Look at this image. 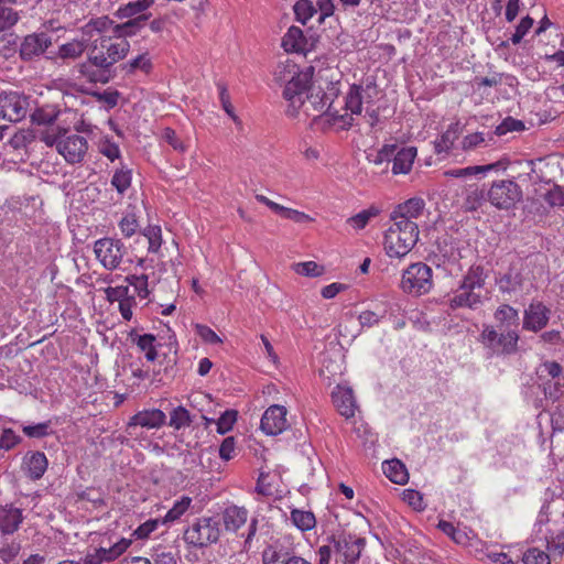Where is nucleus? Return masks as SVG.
<instances>
[{"label":"nucleus","mask_w":564,"mask_h":564,"mask_svg":"<svg viewBox=\"0 0 564 564\" xmlns=\"http://www.w3.org/2000/svg\"><path fill=\"white\" fill-rule=\"evenodd\" d=\"M223 519L226 530L236 532L246 524L248 510L243 507L230 506L225 509Z\"/></svg>","instance_id":"27"},{"label":"nucleus","mask_w":564,"mask_h":564,"mask_svg":"<svg viewBox=\"0 0 564 564\" xmlns=\"http://www.w3.org/2000/svg\"><path fill=\"white\" fill-rule=\"evenodd\" d=\"M533 25V19L529 15L521 19L520 23L516 28V32L511 36V42L513 44H519L524 35L529 32V30Z\"/></svg>","instance_id":"64"},{"label":"nucleus","mask_w":564,"mask_h":564,"mask_svg":"<svg viewBox=\"0 0 564 564\" xmlns=\"http://www.w3.org/2000/svg\"><path fill=\"white\" fill-rule=\"evenodd\" d=\"M96 65L88 58L87 62L77 65V72L87 78L90 83H107L109 77L107 70L109 68L95 69Z\"/></svg>","instance_id":"36"},{"label":"nucleus","mask_w":564,"mask_h":564,"mask_svg":"<svg viewBox=\"0 0 564 564\" xmlns=\"http://www.w3.org/2000/svg\"><path fill=\"white\" fill-rule=\"evenodd\" d=\"M132 544L131 539L109 535L101 540L100 546L87 553L84 564H109L119 558Z\"/></svg>","instance_id":"8"},{"label":"nucleus","mask_w":564,"mask_h":564,"mask_svg":"<svg viewBox=\"0 0 564 564\" xmlns=\"http://www.w3.org/2000/svg\"><path fill=\"white\" fill-rule=\"evenodd\" d=\"M17 0H0V32L13 26L18 20V13L12 9Z\"/></svg>","instance_id":"37"},{"label":"nucleus","mask_w":564,"mask_h":564,"mask_svg":"<svg viewBox=\"0 0 564 564\" xmlns=\"http://www.w3.org/2000/svg\"><path fill=\"white\" fill-rule=\"evenodd\" d=\"M400 289L412 296L427 294L433 289V270L424 262H415L403 270Z\"/></svg>","instance_id":"7"},{"label":"nucleus","mask_w":564,"mask_h":564,"mask_svg":"<svg viewBox=\"0 0 564 564\" xmlns=\"http://www.w3.org/2000/svg\"><path fill=\"white\" fill-rule=\"evenodd\" d=\"M22 520L23 517L21 509L15 508L12 505L0 507V530L3 533L10 534L17 531Z\"/></svg>","instance_id":"25"},{"label":"nucleus","mask_w":564,"mask_h":564,"mask_svg":"<svg viewBox=\"0 0 564 564\" xmlns=\"http://www.w3.org/2000/svg\"><path fill=\"white\" fill-rule=\"evenodd\" d=\"M523 129L524 124L521 120L514 119L512 117H507L500 124L496 127L494 134L505 135L508 132L521 131Z\"/></svg>","instance_id":"56"},{"label":"nucleus","mask_w":564,"mask_h":564,"mask_svg":"<svg viewBox=\"0 0 564 564\" xmlns=\"http://www.w3.org/2000/svg\"><path fill=\"white\" fill-rule=\"evenodd\" d=\"M394 150H397V144H384L376 153L368 154L367 159L370 163L375 165H382L383 163H386V167H388L394 154Z\"/></svg>","instance_id":"48"},{"label":"nucleus","mask_w":564,"mask_h":564,"mask_svg":"<svg viewBox=\"0 0 564 564\" xmlns=\"http://www.w3.org/2000/svg\"><path fill=\"white\" fill-rule=\"evenodd\" d=\"M419 235L416 223L391 220L383 239L386 254L389 258H404L416 245Z\"/></svg>","instance_id":"3"},{"label":"nucleus","mask_w":564,"mask_h":564,"mask_svg":"<svg viewBox=\"0 0 564 564\" xmlns=\"http://www.w3.org/2000/svg\"><path fill=\"white\" fill-rule=\"evenodd\" d=\"M488 200L498 209H510L522 198V191L512 180L492 182L487 193Z\"/></svg>","instance_id":"10"},{"label":"nucleus","mask_w":564,"mask_h":564,"mask_svg":"<svg viewBox=\"0 0 564 564\" xmlns=\"http://www.w3.org/2000/svg\"><path fill=\"white\" fill-rule=\"evenodd\" d=\"M485 273L481 267H471L464 275L458 289L449 300L452 308H478L485 297Z\"/></svg>","instance_id":"4"},{"label":"nucleus","mask_w":564,"mask_h":564,"mask_svg":"<svg viewBox=\"0 0 564 564\" xmlns=\"http://www.w3.org/2000/svg\"><path fill=\"white\" fill-rule=\"evenodd\" d=\"M236 421H237V411H235V410L225 411L216 422L217 432L219 434L228 433L232 429Z\"/></svg>","instance_id":"57"},{"label":"nucleus","mask_w":564,"mask_h":564,"mask_svg":"<svg viewBox=\"0 0 564 564\" xmlns=\"http://www.w3.org/2000/svg\"><path fill=\"white\" fill-rule=\"evenodd\" d=\"M380 214V209L376 206H370L367 209L359 212L358 214L349 217L346 223L356 230L364 229L370 219L377 217Z\"/></svg>","instance_id":"40"},{"label":"nucleus","mask_w":564,"mask_h":564,"mask_svg":"<svg viewBox=\"0 0 564 564\" xmlns=\"http://www.w3.org/2000/svg\"><path fill=\"white\" fill-rule=\"evenodd\" d=\"M550 313L541 302H532L524 311L523 328L531 332L541 330L547 325Z\"/></svg>","instance_id":"20"},{"label":"nucleus","mask_w":564,"mask_h":564,"mask_svg":"<svg viewBox=\"0 0 564 564\" xmlns=\"http://www.w3.org/2000/svg\"><path fill=\"white\" fill-rule=\"evenodd\" d=\"M47 458L42 452L26 453L23 458V469L25 474L33 480L42 478L47 469Z\"/></svg>","instance_id":"24"},{"label":"nucleus","mask_w":564,"mask_h":564,"mask_svg":"<svg viewBox=\"0 0 564 564\" xmlns=\"http://www.w3.org/2000/svg\"><path fill=\"white\" fill-rule=\"evenodd\" d=\"M498 167L497 163L487 164V165H476V166H468L464 169H455L447 172V175L453 177H466L471 175H478V174H485L491 170H495Z\"/></svg>","instance_id":"51"},{"label":"nucleus","mask_w":564,"mask_h":564,"mask_svg":"<svg viewBox=\"0 0 564 564\" xmlns=\"http://www.w3.org/2000/svg\"><path fill=\"white\" fill-rule=\"evenodd\" d=\"M290 520L300 531L306 532L315 528L316 519L313 512L302 509H292Z\"/></svg>","instance_id":"34"},{"label":"nucleus","mask_w":564,"mask_h":564,"mask_svg":"<svg viewBox=\"0 0 564 564\" xmlns=\"http://www.w3.org/2000/svg\"><path fill=\"white\" fill-rule=\"evenodd\" d=\"M28 98L19 93L0 94V118L9 122H19L28 113Z\"/></svg>","instance_id":"15"},{"label":"nucleus","mask_w":564,"mask_h":564,"mask_svg":"<svg viewBox=\"0 0 564 564\" xmlns=\"http://www.w3.org/2000/svg\"><path fill=\"white\" fill-rule=\"evenodd\" d=\"M218 88H219V99H220L223 109L232 119L235 124L240 128L242 126V122L239 119V117L235 113L234 107L230 102V96L228 94L226 86L218 85Z\"/></svg>","instance_id":"53"},{"label":"nucleus","mask_w":564,"mask_h":564,"mask_svg":"<svg viewBox=\"0 0 564 564\" xmlns=\"http://www.w3.org/2000/svg\"><path fill=\"white\" fill-rule=\"evenodd\" d=\"M192 423L189 412L184 406H177L173 409L170 414L169 425L174 430H181L188 426Z\"/></svg>","instance_id":"49"},{"label":"nucleus","mask_w":564,"mask_h":564,"mask_svg":"<svg viewBox=\"0 0 564 564\" xmlns=\"http://www.w3.org/2000/svg\"><path fill=\"white\" fill-rule=\"evenodd\" d=\"M282 46L286 52L303 53L306 48L303 31L297 26H291L282 39Z\"/></svg>","instance_id":"28"},{"label":"nucleus","mask_w":564,"mask_h":564,"mask_svg":"<svg viewBox=\"0 0 564 564\" xmlns=\"http://www.w3.org/2000/svg\"><path fill=\"white\" fill-rule=\"evenodd\" d=\"M110 183L117 193L123 196L131 186L132 170L128 165L121 164L120 167L115 170Z\"/></svg>","instance_id":"31"},{"label":"nucleus","mask_w":564,"mask_h":564,"mask_svg":"<svg viewBox=\"0 0 564 564\" xmlns=\"http://www.w3.org/2000/svg\"><path fill=\"white\" fill-rule=\"evenodd\" d=\"M98 151L110 162H115L116 160L121 158V151L119 145L110 137H102L99 140Z\"/></svg>","instance_id":"46"},{"label":"nucleus","mask_w":564,"mask_h":564,"mask_svg":"<svg viewBox=\"0 0 564 564\" xmlns=\"http://www.w3.org/2000/svg\"><path fill=\"white\" fill-rule=\"evenodd\" d=\"M52 45V37L45 33H32L22 40L20 44V57L23 61H31L46 52Z\"/></svg>","instance_id":"17"},{"label":"nucleus","mask_w":564,"mask_h":564,"mask_svg":"<svg viewBox=\"0 0 564 564\" xmlns=\"http://www.w3.org/2000/svg\"><path fill=\"white\" fill-rule=\"evenodd\" d=\"M495 319L500 329H517L519 325V312L510 305H500L495 312Z\"/></svg>","instance_id":"29"},{"label":"nucleus","mask_w":564,"mask_h":564,"mask_svg":"<svg viewBox=\"0 0 564 564\" xmlns=\"http://www.w3.org/2000/svg\"><path fill=\"white\" fill-rule=\"evenodd\" d=\"M425 202L421 197H411L398 204L390 214V220L415 223L423 215Z\"/></svg>","instance_id":"19"},{"label":"nucleus","mask_w":564,"mask_h":564,"mask_svg":"<svg viewBox=\"0 0 564 564\" xmlns=\"http://www.w3.org/2000/svg\"><path fill=\"white\" fill-rule=\"evenodd\" d=\"M492 141V135H487L484 132H474L467 134L463 141L462 147L465 151L475 150L480 147H487Z\"/></svg>","instance_id":"50"},{"label":"nucleus","mask_w":564,"mask_h":564,"mask_svg":"<svg viewBox=\"0 0 564 564\" xmlns=\"http://www.w3.org/2000/svg\"><path fill=\"white\" fill-rule=\"evenodd\" d=\"M294 552L279 542L269 544L262 552L263 564H288Z\"/></svg>","instance_id":"26"},{"label":"nucleus","mask_w":564,"mask_h":564,"mask_svg":"<svg viewBox=\"0 0 564 564\" xmlns=\"http://www.w3.org/2000/svg\"><path fill=\"white\" fill-rule=\"evenodd\" d=\"M21 551L20 542L15 540L4 541L0 546V562L14 564Z\"/></svg>","instance_id":"42"},{"label":"nucleus","mask_w":564,"mask_h":564,"mask_svg":"<svg viewBox=\"0 0 564 564\" xmlns=\"http://www.w3.org/2000/svg\"><path fill=\"white\" fill-rule=\"evenodd\" d=\"M332 400L340 415L346 419H350L355 415L357 403L350 387L337 384L332 392Z\"/></svg>","instance_id":"21"},{"label":"nucleus","mask_w":564,"mask_h":564,"mask_svg":"<svg viewBox=\"0 0 564 564\" xmlns=\"http://www.w3.org/2000/svg\"><path fill=\"white\" fill-rule=\"evenodd\" d=\"M195 330L200 339L206 344L217 345L223 343L221 338L206 325L196 324Z\"/></svg>","instance_id":"62"},{"label":"nucleus","mask_w":564,"mask_h":564,"mask_svg":"<svg viewBox=\"0 0 564 564\" xmlns=\"http://www.w3.org/2000/svg\"><path fill=\"white\" fill-rule=\"evenodd\" d=\"M154 4V0H135L121 6L117 15L121 19H129L138 15Z\"/></svg>","instance_id":"38"},{"label":"nucleus","mask_w":564,"mask_h":564,"mask_svg":"<svg viewBox=\"0 0 564 564\" xmlns=\"http://www.w3.org/2000/svg\"><path fill=\"white\" fill-rule=\"evenodd\" d=\"M149 19L148 14L140 15L135 19H131L126 23L116 24L112 26V33L116 36H121V39H126L127 36L134 35L141 23Z\"/></svg>","instance_id":"41"},{"label":"nucleus","mask_w":564,"mask_h":564,"mask_svg":"<svg viewBox=\"0 0 564 564\" xmlns=\"http://www.w3.org/2000/svg\"><path fill=\"white\" fill-rule=\"evenodd\" d=\"M123 237L130 238L139 230V223L133 213H127L118 224Z\"/></svg>","instance_id":"52"},{"label":"nucleus","mask_w":564,"mask_h":564,"mask_svg":"<svg viewBox=\"0 0 564 564\" xmlns=\"http://www.w3.org/2000/svg\"><path fill=\"white\" fill-rule=\"evenodd\" d=\"M142 235L149 242L148 251L150 253H158L162 246V229L158 225H149L143 229Z\"/></svg>","instance_id":"43"},{"label":"nucleus","mask_w":564,"mask_h":564,"mask_svg":"<svg viewBox=\"0 0 564 564\" xmlns=\"http://www.w3.org/2000/svg\"><path fill=\"white\" fill-rule=\"evenodd\" d=\"M519 334L517 329L498 333L492 326H485L480 334V343L492 354L510 355L517 351Z\"/></svg>","instance_id":"9"},{"label":"nucleus","mask_w":564,"mask_h":564,"mask_svg":"<svg viewBox=\"0 0 564 564\" xmlns=\"http://www.w3.org/2000/svg\"><path fill=\"white\" fill-rule=\"evenodd\" d=\"M524 564H550V555L539 549H530L523 554Z\"/></svg>","instance_id":"58"},{"label":"nucleus","mask_w":564,"mask_h":564,"mask_svg":"<svg viewBox=\"0 0 564 564\" xmlns=\"http://www.w3.org/2000/svg\"><path fill=\"white\" fill-rule=\"evenodd\" d=\"M306 94V79L305 76L292 75L286 80L285 88L283 90L284 98L290 102L288 112L291 116H295L301 108L304 95Z\"/></svg>","instance_id":"18"},{"label":"nucleus","mask_w":564,"mask_h":564,"mask_svg":"<svg viewBox=\"0 0 564 564\" xmlns=\"http://www.w3.org/2000/svg\"><path fill=\"white\" fill-rule=\"evenodd\" d=\"M417 151L415 147H402L394 150L392 161V173L394 175L408 174L412 170Z\"/></svg>","instance_id":"23"},{"label":"nucleus","mask_w":564,"mask_h":564,"mask_svg":"<svg viewBox=\"0 0 564 564\" xmlns=\"http://www.w3.org/2000/svg\"><path fill=\"white\" fill-rule=\"evenodd\" d=\"M96 65L88 58L87 62L77 65V72L87 78L90 83H107L109 77L107 70L109 68L95 69Z\"/></svg>","instance_id":"35"},{"label":"nucleus","mask_w":564,"mask_h":564,"mask_svg":"<svg viewBox=\"0 0 564 564\" xmlns=\"http://www.w3.org/2000/svg\"><path fill=\"white\" fill-rule=\"evenodd\" d=\"M340 88L338 83H327L326 87L312 86L301 108L307 116L319 119L323 124L336 130H348L354 124V116H359L366 106V115L369 116V124L373 127L378 122V112L370 109L369 105L378 95L377 86L372 82L354 84L345 96V112L339 113L334 108V101L338 98Z\"/></svg>","instance_id":"1"},{"label":"nucleus","mask_w":564,"mask_h":564,"mask_svg":"<svg viewBox=\"0 0 564 564\" xmlns=\"http://www.w3.org/2000/svg\"><path fill=\"white\" fill-rule=\"evenodd\" d=\"M293 9L296 20L302 24H306L317 13V9L311 0H297Z\"/></svg>","instance_id":"44"},{"label":"nucleus","mask_w":564,"mask_h":564,"mask_svg":"<svg viewBox=\"0 0 564 564\" xmlns=\"http://www.w3.org/2000/svg\"><path fill=\"white\" fill-rule=\"evenodd\" d=\"M219 532L217 521L213 518L203 517L188 525L184 532V540L188 544L203 547L217 542Z\"/></svg>","instance_id":"11"},{"label":"nucleus","mask_w":564,"mask_h":564,"mask_svg":"<svg viewBox=\"0 0 564 564\" xmlns=\"http://www.w3.org/2000/svg\"><path fill=\"white\" fill-rule=\"evenodd\" d=\"M561 372L562 367L556 361H545L538 369L540 378L550 377L552 380L558 379Z\"/></svg>","instance_id":"61"},{"label":"nucleus","mask_w":564,"mask_h":564,"mask_svg":"<svg viewBox=\"0 0 564 564\" xmlns=\"http://www.w3.org/2000/svg\"><path fill=\"white\" fill-rule=\"evenodd\" d=\"M544 521L557 527L555 530L547 529L544 534L549 552L553 555H562L564 552V499L557 498L543 506L538 523L541 525Z\"/></svg>","instance_id":"6"},{"label":"nucleus","mask_w":564,"mask_h":564,"mask_svg":"<svg viewBox=\"0 0 564 564\" xmlns=\"http://www.w3.org/2000/svg\"><path fill=\"white\" fill-rule=\"evenodd\" d=\"M334 546L335 553L344 564H357L365 540L355 535L329 536L327 539Z\"/></svg>","instance_id":"14"},{"label":"nucleus","mask_w":564,"mask_h":564,"mask_svg":"<svg viewBox=\"0 0 564 564\" xmlns=\"http://www.w3.org/2000/svg\"><path fill=\"white\" fill-rule=\"evenodd\" d=\"M292 269L296 274L311 278L321 276L325 272L324 267L315 261L297 262L292 265Z\"/></svg>","instance_id":"47"},{"label":"nucleus","mask_w":564,"mask_h":564,"mask_svg":"<svg viewBox=\"0 0 564 564\" xmlns=\"http://www.w3.org/2000/svg\"><path fill=\"white\" fill-rule=\"evenodd\" d=\"M153 269L152 259L141 258L138 260L135 272L126 276L129 288L132 286L141 300L148 299L152 292L155 282Z\"/></svg>","instance_id":"13"},{"label":"nucleus","mask_w":564,"mask_h":564,"mask_svg":"<svg viewBox=\"0 0 564 564\" xmlns=\"http://www.w3.org/2000/svg\"><path fill=\"white\" fill-rule=\"evenodd\" d=\"M382 469L384 475L394 484L403 485L409 479L406 468L399 459L383 462Z\"/></svg>","instance_id":"30"},{"label":"nucleus","mask_w":564,"mask_h":564,"mask_svg":"<svg viewBox=\"0 0 564 564\" xmlns=\"http://www.w3.org/2000/svg\"><path fill=\"white\" fill-rule=\"evenodd\" d=\"M402 500L411 506L414 510H424L425 505L422 495L414 489H405L402 494Z\"/></svg>","instance_id":"59"},{"label":"nucleus","mask_w":564,"mask_h":564,"mask_svg":"<svg viewBox=\"0 0 564 564\" xmlns=\"http://www.w3.org/2000/svg\"><path fill=\"white\" fill-rule=\"evenodd\" d=\"M458 134L459 123H451L447 127V129L441 134V137L434 141L435 152L437 154L447 153L454 145V142L457 140Z\"/></svg>","instance_id":"32"},{"label":"nucleus","mask_w":564,"mask_h":564,"mask_svg":"<svg viewBox=\"0 0 564 564\" xmlns=\"http://www.w3.org/2000/svg\"><path fill=\"white\" fill-rule=\"evenodd\" d=\"M129 48L130 44L127 39L100 34L98 39L94 40L89 59L97 68H110L113 64L126 57Z\"/></svg>","instance_id":"5"},{"label":"nucleus","mask_w":564,"mask_h":564,"mask_svg":"<svg viewBox=\"0 0 564 564\" xmlns=\"http://www.w3.org/2000/svg\"><path fill=\"white\" fill-rule=\"evenodd\" d=\"M192 499L183 496L180 500H176L173 507L166 512L163 518V523H171L178 520L191 507Z\"/></svg>","instance_id":"45"},{"label":"nucleus","mask_w":564,"mask_h":564,"mask_svg":"<svg viewBox=\"0 0 564 564\" xmlns=\"http://www.w3.org/2000/svg\"><path fill=\"white\" fill-rule=\"evenodd\" d=\"M152 67L151 58L148 53H143L138 55L137 57L130 59L124 68L132 73L134 70H142L144 73H149Z\"/></svg>","instance_id":"54"},{"label":"nucleus","mask_w":564,"mask_h":564,"mask_svg":"<svg viewBox=\"0 0 564 564\" xmlns=\"http://www.w3.org/2000/svg\"><path fill=\"white\" fill-rule=\"evenodd\" d=\"M166 415L160 409H147L139 411L130 417L128 427L132 429L135 426L147 429H160L165 424Z\"/></svg>","instance_id":"22"},{"label":"nucleus","mask_w":564,"mask_h":564,"mask_svg":"<svg viewBox=\"0 0 564 564\" xmlns=\"http://www.w3.org/2000/svg\"><path fill=\"white\" fill-rule=\"evenodd\" d=\"M56 117L57 112L54 109L41 108L32 115V121L37 124H47L48 127H52L51 123L56 119Z\"/></svg>","instance_id":"63"},{"label":"nucleus","mask_w":564,"mask_h":564,"mask_svg":"<svg viewBox=\"0 0 564 564\" xmlns=\"http://www.w3.org/2000/svg\"><path fill=\"white\" fill-rule=\"evenodd\" d=\"M85 50L86 44L84 41L73 40L58 47L57 57L62 59H76L82 56Z\"/></svg>","instance_id":"39"},{"label":"nucleus","mask_w":564,"mask_h":564,"mask_svg":"<svg viewBox=\"0 0 564 564\" xmlns=\"http://www.w3.org/2000/svg\"><path fill=\"white\" fill-rule=\"evenodd\" d=\"M162 139L178 153H185L188 149L187 143L181 140L175 130L172 128H165L162 132Z\"/></svg>","instance_id":"55"},{"label":"nucleus","mask_w":564,"mask_h":564,"mask_svg":"<svg viewBox=\"0 0 564 564\" xmlns=\"http://www.w3.org/2000/svg\"><path fill=\"white\" fill-rule=\"evenodd\" d=\"M105 293L109 302H118L119 304L131 294L129 285L109 286L105 290Z\"/></svg>","instance_id":"60"},{"label":"nucleus","mask_w":564,"mask_h":564,"mask_svg":"<svg viewBox=\"0 0 564 564\" xmlns=\"http://www.w3.org/2000/svg\"><path fill=\"white\" fill-rule=\"evenodd\" d=\"M132 341L137 345L140 351L144 352L148 361H154L158 358L156 337L152 334L135 335Z\"/></svg>","instance_id":"33"},{"label":"nucleus","mask_w":564,"mask_h":564,"mask_svg":"<svg viewBox=\"0 0 564 564\" xmlns=\"http://www.w3.org/2000/svg\"><path fill=\"white\" fill-rule=\"evenodd\" d=\"M39 139L50 148H55L68 164L82 163L88 151L85 137L62 127H47Z\"/></svg>","instance_id":"2"},{"label":"nucleus","mask_w":564,"mask_h":564,"mask_svg":"<svg viewBox=\"0 0 564 564\" xmlns=\"http://www.w3.org/2000/svg\"><path fill=\"white\" fill-rule=\"evenodd\" d=\"M286 408L279 404L269 406L261 417V430L267 435H279L289 427Z\"/></svg>","instance_id":"16"},{"label":"nucleus","mask_w":564,"mask_h":564,"mask_svg":"<svg viewBox=\"0 0 564 564\" xmlns=\"http://www.w3.org/2000/svg\"><path fill=\"white\" fill-rule=\"evenodd\" d=\"M94 252L101 265L112 271L120 267L126 254V247L119 239L101 238L95 241Z\"/></svg>","instance_id":"12"}]
</instances>
